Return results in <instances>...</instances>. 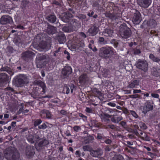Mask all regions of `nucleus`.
I'll return each mask as SVG.
<instances>
[{"instance_id":"8","label":"nucleus","mask_w":160,"mask_h":160,"mask_svg":"<svg viewBox=\"0 0 160 160\" xmlns=\"http://www.w3.org/2000/svg\"><path fill=\"white\" fill-rule=\"evenodd\" d=\"M157 25V23L156 21L153 19H150L147 21H144L142 24L141 25L140 28H154Z\"/></svg>"},{"instance_id":"50","label":"nucleus","mask_w":160,"mask_h":160,"mask_svg":"<svg viewBox=\"0 0 160 160\" xmlns=\"http://www.w3.org/2000/svg\"><path fill=\"white\" fill-rule=\"evenodd\" d=\"M85 111L87 113H92L93 112V110L92 108L87 107L86 108Z\"/></svg>"},{"instance_id":"38","label":"nucleus","mask_w":160,"mask_h":160,"mask_svg":"<svg viewBox=\"0 0 160 160\" xmlns=\"http://www.w3.org/2000/svg\"><path fill=\"white\" fill-rule=\"evenodd\" d=\"M127 113L128 114H131L135 118H137L138 117V114L136 112L133 110H127Z\"/></svg>"},{"instance_id":"40","label":"nucleus","mask_w":160,"mask_h":160,"mask_svg":"<svg viewBox=\"0 0 160 160\" xmlns=\"http://www.w3.org/2000/svg\"><path fill=\"white\" fill-rule=\"evenodd\" d=\"M94 12L93 11H90L88 12L87 15L89 17H92L96 19L98 17V15L97 14L94 15Z\"/></svg>"},{"instance_id":"45","label":"nucleus","mask_w":160,"mask_h":160,"mask_svg":"<svg viewBox=\"0 0 160 160\" xmlns=\"http://www.w3.org/2000/svg\"><path fill=\"white\" fill-rule=\"evenodd\" d=\"M82 149L84 151H90L91 150V148L88 145L84 146L82 147Z\"/></svg>"},{"instance_id":"57","label":"nucleus","mask_w":160,"mask_h":160,"mask_svg":"<svg viewBox=\"0 0 160 160\" xmlns=\"http://www.w3.org/2000/svg\"><path fill=\"white\" fill-rule=\"evenodd\" d=\"M64 53L65 54L67 55L66 58H67V60H69L70 58V53L66 50H65L64 51Z\"/></svg>"},{"instance_id":"60","label":"nucleus","mask_w":160,"mask_h":160,"mask_svg":"<svg viewBox=\"0 0 160 160\" xmlns=\"http://www.w3.org/2000/svg\"><path fill=\"white\" fill-rule=\"evenodd\" d=\"M60 114L65 116H66L67 115V112L66 111L64 110H62L60 111Z\"/></svg>"},{"instance_id":"48","label":"nucleus","mask_w":160,"mask_h":160,"mask_svg":"<svg viewBox=\"0 0 160 160\" xmlns=\"http://www.w3.org/2000/svg\"><path fill=\"white\" fill-rule=\"evenodd\" d=\"M103 72H102L103 73L102 74L104 77H107L109 73V72L108 69H103Z\"/></svg>"},{"instance_id":"4","label":"nucleus","mask_w":160,"mask_h":160,"mask_svg":"<svg viewBox=\"0 0 160 160\" xmlns=\"http://www.w3.org/2000/svg\"><path fill=\"white\" fill-rule=\"evenodd\" d=\"M115 51V50L111 47H102L100 49L99 56L102 58L108 59L114 54Z\"/></svg>"},{"instance_id":"20","label":"nucleus","mask_w":160,"mask_h":160,"mask_svg":"<svg viewBox=\"0 0 160 160\" xmlns=\"http://www.w3.org/2000/svg\"><path fill=\"white\" fill-rule=\"evenodd\" d=\"M98 28L96 26L94 25L89 29L88 32L89 33L90 35L94 36L98 33Z\"/></svg>"},{"instance_id":"21","label":"nucleus","mask_w":160,"mask_h":160,"mask_svg":"<svg viewBox=\"0 0 160 160\" xmlns=\"http://www.w3.org/2000/svg\"><path fill=\"white\" fill-rule=\"evenodd\" d=\"M56 38V39L58 40L60 44L63 43L66 41V36L65 34L62 32L59 33Z\"/></svg>"},{"instance_id":"44","label":"nucleus","mask_w":160,"mask_h":160,"mask_svg":"<svg viewBox=\"0 0 160 160\" xmlns=\"http://www.w3.org/2000/svg\"><path fill=\"white\" fill-rule=\"evenodd\" d=\"M139 126L141 129L145 130L147 128V126L146 125L142 122L139 123Z\"/></svg>"},{"instance_id":"9","label":"nucleus","mask_w":160,"mask_h":160,"mask_svg":"<svg viewBox=\"0 0 160 160\" xmlns=\"http://www.w3.org/2000/svg\"><path fill=\"white\" fill-rule=\"evenodd\" d=\"M131 12L133 13L132 22L134 24H138L142 20L141 14L138 10L136 9H133Z\"/></svg>"},{"instance_id":"6","label":"nucleus","mask_w":160,"mask_h":160,"mask_svg":"<svg viewBox=\"0 0 160 160\" xmlns=\"http://www.w3.org/2000/svg\"><path fill=\"white\" fill-rule=\"evenodd\" d=\"M119 28L120 35L123 38L127 39L130 37L132 34L131 31L125 24H121Z\"/></svg>"},{"instance_id":"59","label":"nucleus","mask_w":160,"mask_h":160,"mask_svg":"<svg viewBox=\"0 0 160 160\" xmlns=\"http://www.w3.org/2000/svg\"><path fill=\"white\" fill-rule=\"evenodd\" d=\"M79 35L81 36L82 38H85L86 37V35L83 32H81L79 33Z\"/></svg>"},{"instance_id":"34","label":"nucleus","mask_w":160,"mask_h":160,"mask_svg":"<svg viewBox=\"0 0 160 160\" xmlns=\"http://www.w3.org/2000/svg\"><path fill=\"white\" fill-rule=\"evenodd\" d=\"M149 58L153 61L158 62L160 61V58L159 57H156L152 54H150L149 55Z\"/></svg>"},{"instance_id":"37","label":"nucleus","mask_w":160,"mask_h":160,"mask_svg":"<svg viewBox=\"0 0 160 160\" xmlns=\"http://www.w3.org/2000/svg\"><path fill=\"white\" fill-rule=\"evenodd\" d=\"M77 48H83L84 46V41L83 40H80L78 41L77 42H76Z\"/></svg>"},{"instance_id":"18","label":"nucleus","mask_w":160,"mask_h":160,"mask_svg":"<svg viewBox=\"0 0 160 160\" xmlns=\"http://www.w3.org/2000/svg\"><path fill=\"white\" fill-rule=\"evenodd\" d=\"M72 17L73 16L71 13L67 12L61 17V18L63 22H69Z\"/></svg>"},{"instance_id":"23","label":"nucleus","mask_w":160,"mask_h":160,"mask_svg":"<svg viewBox=\"0 0 160 160\" xmlns=\"http://www.w3.org/2000/svg\"><path fill=\"white\" fill-rule=\"evenodd\" d=\"M153 108V106L151 105V102H148L146 103V105L143 107L142 112L144 114H146L148 112L152 110Z\"/></svg>"},{"instance_id":"28","label":"nucleus","mask_w":160,"mask_h":160,"mask_svg":"<svg viewBox=\"0 0 160 160\" xmlns=\"http://www.w3.org/2000/svg\"><path fill=\"white\" fill-rule=\"evenodd\" d=\"M139 81L138 80H133L128 86L127 88H137V86L139 85Z\"/></svg>"},{"instance_id":"63","label":"nucleus","mask_w":160,"mask_h":160,"mask_svg":"<svg viewBox=\"0 0 160 160\" xmlns=\"http://www.w3.org/2000/svg\"><path fill=\"white\" fill-rule=\"evenodd\" d=\"M107 104L108 105L113 107H115L116 105L115 103L113 102H109Z\"/></svg>"},{"instance_id":"25","label":"nucleus","mask_w":160,"mask_h":160,"mask_svg":"<svg viewBox=\"0 0 160 160\" xmlns=\"http://www.w3.org/2000/svg\"><path fill=\"white\" fill-rule=\"evenodd\" d=\"M88 80L87 75L85 74L81 75L79 77V83L82 85L85 84Z\"/></svg>"},{"instance_id":"17","label":"nucleus","mask_w":160,"mask_h":160,"mask_svg":"<svg viewBox=\"0 0 160 160\" xmlns=\"http://www.w3.org/2000/svg\"><path fill=\"white\" fill-rule=\"evenodd\" d=\"M40 115L41 117L44 119H50L51 118V114L50 112L46 109L42 110L40 112Z\"/></svg>"},{"instance_id":"3","label":"nucleus","mask_w":160,"mask_h":160,"mask_svg":"<svg viewBox=\"0 0 160 160\" xmlns=\"http://www.w3.org/2000/svg\"><path fill=\"white\" fill-rule=\"evenodd\" d=\"M28 82V79L26 75L20 74L14 78L12 83L18 87H21L27 84Z\"/></svg>"},{"instance_id":"61","label":"nucleus","mask_w":160,"mask_h":160,"mask_svg":"<svg viewBox=\"0 0 160 160\" xmlns=\"http://www.w3.org/2000/svg\"><path fill=\"white\" fill-rule=\"evenodd\" d=\"M151 96L152 97L155 98H158L159 97V95L158 94L152 93L151 94Z\"/></svg>"},{"instance_id":"30","label":"nucleus","mask_w":160,"mask_h":160,"mask_svg":"<svg viewBox=\"0 0 160 160\" xmlns=\"http://www.w3.org/2000/svg\"><path fill=\"white\" fill-rule=\"evenodd\" d=\"M113 33V30L107 29H105V31L102 32V35L106 37H111L112 36Z\"/></svg>"},{"instance_id":"1","label":"nucleus","mask_w":160,"mask_h":160,"mask_svg":"<svg viewBox=\"0 0 160 160\" xmlns=\"http://www.w3.org/2000/svg\"><path fill=\"white\" fill-rule=\"evenodd\" d=\"M28 141L32 144L35 143V147L39 152L45 151L49 144L48 141L46 139L41 138L37 133L29 134L27 137Z\"/></svg>"},{"instance_id":"49","label":"nucleus","mask_w":160,"mask_h":160,"mask_svg":"<svg viewBox=\"0 0 160 160\" xmlns=\"http://www.w3.org/2000/svg\"><path fill=\"white\" fill-rule=\"evenodd\" d=\"M98 41L101 44H105L106 43V41H105L104 38L103 37H100L99 38Z\"/></svg>"},{"instance_id":"62","label":"nucleus","mask_w":160,"mask_h":160,"mask_svg":"<svg viewBox=\"0 0 160 160\" xmlns=\"http://www.w3.org/2000/svg\"><path fill=\"white\" fill-rule=\"evenodd\" d=\"M78 17L80 19H84L86 18V16L85 15L80 14L79 15Z\"/></svg>"},{"instance_id":"55","label":"nucleus","mask_w":160,"mask_h":160,"mask_svg":"<svg viewBox=\"0 0 160 160\" xmlns=\"http://www.w3.org/2000/svg\"><path fill=\"white\" fill-rule=\"evenodd\" d=\"M113 160H125L123 157L121 155H119L115 157Z\"/></svg>"},{"instance_id":"7","label":"nucleus","mask_w":160,"mask_h":160,"mask_svg":"<svg viewBox=\"0 0 160 160\" xmlns=\"http://www.w3.org/2000/svg\"><path fill=\"white\" fill-rule=\"evenodd\" d=\"M34 85L38 86V88L36 89L37 92L39 94L43 95L44 94L46 90V86L45 83L42 81L38 79H35L33 82Z\"/></svg>"},{"instance_id":"29","label":"nucleus","mask_w":160,"mask_h":160,"mask_svg":"<svg viewBox=\"0 0 160 160\" xmlns=\"http://www.w3.org/2000/svg\"><path fill=\"white\" fill-rule=\"evenodd\" d=\"M0 70L1 71H3L7 72L11 76H12L13 74V72H12L11 68L8 66H2V67L0 68Z\"/></svg>"},{"instance_id":"46","label":"nucleus","mask_w":160,"mask_h":160,"mask_svg":"<svg viewBox=\"0 0 160 160\" xmlns=\"http://www.w3.org/2000/svg\"><path fill=\"white\" fill-rule=\"evenodd\" d=\"M73 129L74 132H78V131H81V127L79 126H75L73 127Z\"/></svg>"},{"instance_id":"15","label":"nucleus","mask_w":160,"mask_h":160,"mask_svg":"<svg viewBox=\"0 0 160 160\" xmlns=\"http://www.w3.org/2000/svg\"><path fill=\"white\" fill-rule=\"evenodd\" d=\"M91 103L94 106H97L100 104L101 100L99 97L92 96L90 98Z\"/></svg>"},{"instance_id":"53","label":"nucleus","mask_w":160,"mask_h":160,"mask_svg":"<svg viewBox=\"0 0 160 160\" xmlns=\"http://www.w3.org/2000/svg\"><path fill=\"white\" fill-rule=\"evenodd\" d=\"M73 25L74 26H76L78 28L80 26V22L79 21H77L76 20H74L73 23Z\"/></svg>"},{"instance_id":"33","label":"nucleus","mask_w":160,"mask_h":160,"mask_svg":"<svg viewBox=\"0 0 160 160\" xmlns=\"http://www.w3.org/2000/svg\"><path fill=\"white\" fill-rule=\"evenodd\" d=\"M94 41L93 40L90 41V43L88 45L89 48L93 52H96L97 49L96 47L94 45Z\"/></svg>"},{"instance_id":"22","label":"nucleus","mask_w":160,"mask_h":160,"mask_svg":"<svg viewBox=\"0 0 160 160\" xmlns=\"http://www.w3.org/2000/svg\"><path fill=\"white\" fill-rule=\"evenodd\" d=\"M33 54V53L32 52L28 51L22 53V57L24 60L27 61L28 59L32 58Z\"/></svg>"},{"instance_id":"39","label":"nucleus","mask_w":160,"mask_h":160,"mask_svg":"<svg viewBox=\"0 0 160 160\" xmlns=\"http://www.w3.org/2000/svg\"><path fill=\"white\" fill-rule=\"evenodd\" d=\"M63 91L64 93L68 94L70 92L69 86L68 85L65 84L63 88Z\"/></svg>"},{"instance_id":"58","label":"nucleus","mask_w":160,"mask_h":160,"mask_svg":"<svg viewBox=\"0 0 160 160\" xmlns=\"http://www.w3.org/2000/svg\"><path fill=\"white\" fill-rule=\"evenodd\" d=\"M75 155L77 158H80L81 156V153L80 150H77L75 152Z\"/></svg>"},{"instance_id":"26","label":"nucleus","mask_w":160,"mask_h":160,"mask_svg":"<svg viewBox=\"0 0 160 160\" xmlns=\"http://www.w3.org/2000/svg\"><path fill=\"white\" fill-rule=\"evenodd\" d=\"M46 18L51 23L55 22L57 19L54 13L49 15L46 17Z\"/></svg>"},{"instance_id":"35","label":"nucleus","mask_w":160,"mask_h":160,"mask_svg":"<svg viewBox=\"0 0 160 160\" xmlns=\"http://www.w3.org/2000/svg\"><path fill=\"white\" fill-rule=\"evenodd\" d=\"M5 90L7 91V93H9V95H10V94L11 95L13 94H15V91L12 88L10 87H8L5 89Z\"/></svg>"},{"instance_id":"56","label":"nucleus","mask_w":160,"mask_h":160,"mask_svg":"<svg viewBox=\"0 0 160 160\" xmlns=\"http://www.w3.org/2000/svg\"><path fill=\"white\" fill-rule=\"evenodd\" d=\"M62 30L65 32H68L69 31V27L68 26H64L62 29Z\"/></svg>"},{"instance_id":"41","label":"nucleus","mask_w":160,"mask_h":160,"mask_svg":"<svg viewBox=\"0 0 160 160\" xmlns=\"http://www.w3.org/2000/svg\"><path fill=\"white\" fill-rule=\"evenodd\" d=\"M29 2V1L28 0H23L21 2V4L23 8H25L28 6Z\"/></svg>"},{"instance_id":"11","label":"nucleus","mask_w":160,"mask_h":160,"mask_svg":"<svg viewBox=\"0 0 160 160\" xmlns=\"http://www.w3.org/2000/svg\"><path fill=\"white\" fill-rule=\"evenodd\" d=\"M72 72V69L71 67L66 65L62 70V74L64 78H67Z\"/></svg>"},{"instance_id":"54","label":"nucleus","mask_w":160,"mask_h":160,"mask_svg":"<svg viewBox=\"0 0 160 160\" xmlns=\"http://www.w3.org/2000/svg\"><path fill=\"white\" fill-rule=\"evenodd\" d=\"M38 128L40 129H45L47 128V126L45 123H43L42 125L39 126Z\"/></svg>"},{"instance_id":"14","label":"nucleus","mask_w":160,"mask_h":160,"mask_svg":"<svg viewBox=\"0 0 160 160\" xmlns=\"http://www.w3.org/2000/svg\"><path fill=\"white\" fill-rule=\"evenodd\" d=\"M45 32L49 35H53L56 31V27L50 24H48L47 26L44 29Z\"/></svg>"},{"instance_id":"2","label":"nucleus","mask_w":160,"mask_h":160,"mask_svg":"<svg viewBox=\"0 0 160 160\" xmlns=\"http://www.w3.org/2000/svg\"><path fill=\"white\" fill-rule=\"evenodd\" d=\"M105 15L106 17L109 18L112 20L121 18L122 12L119 8L115 6L114 3L110 2L106 7Z\"/></svg>"},{"instance_id":"27","label":"nucleus","mask_w":160,"mask_h":160,"mask_svg":"<svg viewBox=\"0 0 160 160\" xmlns=\"http://www.w3.org/2000/svg\"><path fill=\"white\" fill-rule=\"evenodd\" d=\"M139 135L140 138L143 141H149L150 140L149 136L144 132H140Z\"/></svg>"},{"instance_id":"52","label":"nucleus","mask_w":160,"mask_h":160,"mask_svg":"<svg viewBox=\"0 0 160 160\" xmlns=\"http://www.w3.org/2000/svg\"><path fill=\"white\" fill-rule=\"evenodd\" d=\"M141 53V51L139 49L135 48L134 49V54L135 55H138L140 54Z\"/></svg>"},{"instance_id":"64","label":"nucleus","mask_w":160,"mask_h":160,"mask_svg":"<svg viewBox=\"0 0 160 160\" xmlns=\"http://www.w3.org/2000/svg\"><path fill=\"white\" fill-rule=\"evenodd\" d=\"M104 142L107 144H110L111 143L112 141L110 139H107L105 140Z\"/></svg>"},{"instance_id":"16","label":"nucleus","mask_w":160,"mask_h":160,"mask_svg":"<svg viewBox=\"0 0 160 160\" xmlns=\"http://www.w3.org/2000/svg\"><path fill=\"white\" fill-rule=\"evenodd\" d=\"M138 2L141 7L147 8L151 4V2L149 0H138Z\"/></svg>"},{"instance_id":"32","label":"nucleus","mask_w":160,"mask_h":160,"mask_svg":"<svg viewBox=\"0 0 160 160\" xmlns=\"http://www.w3.org/2000/svg\"><path fill=\"white\" fill-rule=\"evenodd\" d=\"M21 36H18L15 38L13 41V42L17 45H19L20 44L23 43V40L21 38Z\"/></svg>"},{"instance_id":"47","label":"nucleus","mask_w":160,"mask_h":160,"mask_svg":"<svg viewBox=\"0 0 160 160\" xmlns=\"http://www.w3.org/2000/svg\"><path fill=\"white\" fill-rule=\"evenodd\" d=\"M42 122V121L40 119L36 120L34 122V125L35 127L39 125Z\"/></svg>"},{"instance_id":"24","label":"nucleus","mask_w":160,"mask_h":160,"mask_svg":"<svg viewBox=\"0 0 160 160\" xmlns=\"http://www.w3.org/2000/svg\"><path fill=\"white\" fill-rule=\"evenodd\" d=\"M47 58L46 56L44 55H40L38 56H37L36 59H38V62H37V65L38 68H42V67L43 65L40 64L39 63H41L43 60H45Z\"/></svg>"},{"instance_id":"31","label":"nucleus","mask_w":160,"mask_h":160,"mask_svg":"<svg viewBox=\"0 0 160 160\" xmlns=\"http://www.w3.org/2000/svg\"><path fill=\"white\" fill-rule=\"evenodd\" d=\"M62 48L61 47L56 46L53 50L54 52L53 53V56L56 57L58 55L60 54L62 52Z\"/></svg>"},{"instance_id":"10","label":"nucleus","mask_w":160,"mask_h":160,"mask_svg":"<svg viewBox=\"0 0 160 160\" xmlns=\"http://www.w3.org/2000/svg\"><path fill=\"white\" fill-rule=\"evenodd\" d=\"M9 77L6 73L0 74V85L3 86L9 82Z\"/></svg>"},{"instance_id":"42","label":"nucleus","mask_w":160,"mask_h":160,"mask_svg":"<svg viewBox=\"0 0 160 160\" xmlns=\"http://www.w3.org/2000/svg\"><path fill=\"white\" fill-rule=\"evenodd\" d=\"M119 41L116 39L111 40V42L112 44H113V46L115 48H117L118 47V45Z\"/></svg>"},{"instance_id":"5","label":"nucleus","mask_w":160,"mask_h":160,"mask_svg":"<svg viewBox=\"0 0 160 160\" xmlns=\"http://www.w3.org/2000/svg\"><path fill=\"white\" fill-rule=\"evenodd\" d=\"M5 155L7 160H18L20 157L19 153L12 147L7 149Z\"/></svg>"},{"instance_id":"19","label":"nucleus","mask_w":160,"mask_h":160,"mask_svg":"<svg viewBox=\"0 0 160 160\" xmlns=\"http://www.w3.org/2000/svg\"><path fill=\"white\" fill-rule=\"evenodd\" d=\"M26 155L28 158L32 157L35 153V149L33 146H28L26 148Z\"/></svg>"},{"instance_id":"12","label":"nucleus","mask_w":160,"mask_h":160,"mask_svg":"<svg viewBox=\"0 0 160 160\" xmlns=\"http://www.w3.org/2000/svg\"><path fill=\"white\" fill-rule=\"evenodd\" d=\"M137 67L142 70H145L147 69L148 65L144 61L139 59L136 63Z\"/></svg>"},{"instance_id":"51","label":"nucleus","mask_w":160,"mask_h":160,"mask_svg":"<svg viewBox=\"0 0 160 160\" xmlns=\"http://www.w3.org/2000/svg\"><path fill=\"white\" fill-rule=\"evenodd\" d=\"M79 116L81 117L84 121H86L87 120V117L86 116L84 115L82 113H79Z\"/></svg>"},{"instance_id":"36","label":"nucleus","mask_w":160,"mask_h":160,"mask_svg":"<svg viewBox=\"0 0 160 160\" xmlns=\"http://www.w3.org/2000/svg\"><path fill=\"white\" fill-rule=\"evenodd\" d=\"M112 116L107 113L104 114L102 117V120L106 122H108L110 121L109 119L111 118Z\"/></svg>"},{"instance_id":"43","label":"nucleus","mask_w":160,"mask_h":160,"mask_svg":"<svg viewBox=\"0 0 160 160\" xmlns=\"http://www.w3.org/2000/svg\"><path fill=\"white\" fill-rule=\"evenodd\" d=\"M70 87L71 90V92L72 93L73 92V90H75L77 88V87L73 83H70V85H69Z\"/></svg>"},{"instance_id":"13","label":"nucleus","mask_w":160,"mask_h":160,"mask_svg":"<svg viewBox=\"0 0 160 160\" xmlns=\"http://www.w3.org/2000/svg\"><path fill=\"white\" fill-rule=\"evenodd\" d=\"M12 22V18L8 15L2 16L1 19L0 23L2 24L10 23Z\"/></svg>"}]
</instances>
